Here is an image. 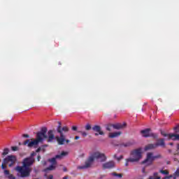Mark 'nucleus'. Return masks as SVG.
<instances>
[{"mask_svg": "<svg viewBox=\"0 0 179 179\" xmlns=\"http://www.w3.org/2000/svg\"><path fill=\"white\" fill-rule=\"evenodd\" d=\"M169 145H170L171 146H173V145H174V144H173V143H170Z\"/></svg>", "mask_w": 179, "mask_h": 179, "instance_id": "nucleus-44", "label": "nucleus"}, {"mask_svg": "<svg viewBox=\"0 0 179 179\" xmlns=\"http://www.w3.org/2000/svg\"><path fill=\"white\" fill-rule=\"evenodd\" d=\"M159 173H161V174H164V176H169L170 174L167 170H160Z\"/></svg>", "mask_w": 179, "mask_h": 179, "instance_id": "nucleus-22", "label": "nucleus"}, {"mask_svg": "<svg viewBox=\"0 0 179 179\" xmlns=\"http://www.w3.org/2000/svg\"><path fill=\"white\" fill-rule=\"evenodd\" d=\"M131 157L129 158L127 162H130L131 163H135L136 162H138L142 159V149L138 148L134 150L131 152Z\"/></svg>", "mask_w": 179, "mask_h": 179, "instance_id": "nucleus-6", "label": "nucleus"}, {"mask_svg": "<svg viewBox=\"0 0 179 179\" xmlns=\"http://www.w3.org/2000/svg\"><path fill=\"white\" fill-rule=\"evenodd\" d=\"M79 136H76V137H75V139L76 140V141H78V139H79Z\"/></svg>", "mask_w": 179, "mask_h": 179, "instance_id": "nucleus-41", "label": "nucleus"}, {"mask_svg": "<svg viewBox=\"0 0 179 179\" xmlns=\"http://www.w3.org/2000/svg\"><path fill=\"white\" fill-rule=\"evenodd\" d=\"M148 179H162V178L159 176V173L157 172H155L153 176H150Z\"/></svg>", "mask_w": 179, "mask_h": 179, "instance_id": "nucleus-19", "label": "nucleus"}, {"mask_svg": "<svg viewBox=\"0 0 179 179\" xmlns=\"http://www.w3.org/2000/svg\"><path fill=\"white\" fill-rule=\"evenodd\" d=\"M47 127H43L41 131L36 134V139L30 142V139H27L24 141L23 145L26 146L27 145L28 148H33V146H37L39 142H43L44 139L47 138Z\"/></svg>", "mask_w": 179, "mask_h": 179, "instance_id": "nucleus-4", "label": "nucleus"}, {"mask_svg": "<svg viewBox=\"0 0 179 179\" xmlns=\"http://www.w3.org/2000/svg\"><path fill=\"white\" fill-rule=\"evenodd\" d=\"M129 162H131V161H128V159H126V163H125L126 167H128V166L129 165Z\"/></svg>", "mask_w": 179, "mask_h": 179, "instance_id": "nucleus-34", "label": "nucleus"}, {"mask_svg": "<svg viewBox=\"0 0 179 179\" xmlns=\"http://www.w3.org/2000/svg\"><path fill=\"white\" fill-rule=\"evenodd\" d=\"M72 130H73V131H78V127H76V126H73V127H72Z\"/></svg>", "mask_w": 179, "mask_h": 179, "instance_id": "nucleus-33", "label": "nucleus"}, {"mask_svg": "<svg viewBox=\"0 0 179 179\" xmlns=\"http://www.w3.org/2000/svg\"><path fill=\"white\" fill-rule=\"evenodd\" d=\"M171 178H173V175L165 176L163 179H171Z\"/></svg>", "mask_w": 179, "mask_h": 179, "instance_id": "nucleus-32", "label": "nucleus"}, {"mask_svg": "<svg viewBox=\"0 0 179 179\" xmlns=\"http://www.w3.org/2000/svg\"><path fill=\"white\" fill-rule=\"evenodd\" d=\"M169 139H172V141H179V134H169Z\"/></svg>", "mask_w": 179, "mask_h": 179, "instance_id": "nucleus-16", "label": "nucleus"}, {"mask_svg": "<svg viewBox=\"0 0 179 179\" xmlns=\"http://www.w3.org/2000/svg\"><path fill=\"white\" fill-rule=\"evenodd\" d=\"M63 171L66 172V171H68V169L64 167V168L63 169Z\"/></svg>", "mask_w": 179, "mask_h": 179, "instance_id": "nucleus-40", "label": "nucleus"}, {"mask_svg": "<svg viewBox=\"0 0 179 179\" xmlns=\"http://www.w3.org/2000/svg\"><path fill=\"white\" fill-rule=\"evenodd\" d=\"M46 170H49V171L55 170V164H52V165H50L49 167H48L46 169Z\"/></svg>", "mask_w": 179, "mask_h": 179, "instance_id": "nucleus-25", "label": "nucleus"}, {"mask_svg": "<svg viewBox=\"0 0 179 179\" xmlns=\"http://www.w3.org/2000/svg\"><path fill=\"white\" fill-rule=\"evenodd\" d=\"M85 129L86 131H90V129H92V126L90 125V124H87L85 125Z\"/></svg>", "mask_w": 179, "mask_h": 179, "instance_id": "nucleus-26", "label": "nucleus"}, {"mask_svg": "<svg viewBox=\"0 0 179 179\" xmlns=\"http://www.w3.org/2000/svg\"><path fill=\"white\" fill-rule=\"evenodd\" d=\"M156 159H162L161 155H157L154 156L153 152H148L146 155V158L144 161H143V164H146V163L150 166L156 160Z\"/></svg>", "mask_w": 179, "mask_h": 179, "instance_id": "nucleus-7", "label": "nucleus"}, {"mask_svg": "<svg viewBox=\"0 0 179 179\" xmlns=\"http://www.w3.org/2000/svg\"><path fill=\"white\" fill-rule=\"evenodd\" d=\"M168 152H169V153H171L172 150H169Z\"/></svg>", "mask_w": 179, "mask_h": 179, "instance_id": "nucleus-45", "label": "nucleus"}, {"mask_svg": "<svg viewBox=\"0 0 179 179\" xmlns=\"http://www.w3.org/2000/svg\"><path fill=\"white\" fill-rule=\"evenodd\" d=\"M45 139H48V142H52L55 139V135L54 134V130H49L48 136Z\"/></svg>", "mask_w": 179, "mask_h": 179, "instance_id": "nucleus-12", "label": "nucleus"}, {"mask_svg": "<svg viewBox=\"0 0 179 179\" xmlns=\"http://www.w3.org/2000/svg\"><path fill=\"white\" fill-rule=\"evenodd\" d=\"M121 134H122L121 131L110 133L109 138H111L112 139L114 138H117V136H120V135H121Z\"/></svg>", "mask_w": 179, "mask_h": 179, "instance_id": "nucleus-18", "label": "nucleus"}, {"mask_svg": "<svg viewBox=\"0 0 179 179\" xmlns=\"http://www.w3.org/2000/svg\"><path fill=\"white\" fill-rule=\"evenodd\" d=\"M69 155V152L66 151H62L61 154L55 155V157H52V159H49L48 162L52 163V164H57V159H59L61 160L63 157H66V156H68Z\"/></svg>", "mask_w": 179, "mask_h": 179, "instance_id": "nucleus-8", "label": "nucleus"}, {"mask_svg": "<svg viewBox=\"0 0 179 179\" xmlns=\"http://www.w3.org/2000/svg\"><path fill=\"white\" fill-rule=\"evenodd\" d=\"M80 134H81L84 137L87 136V133H86V131H80Z\"/></svg>", "mask_w": 179, "mask_h": 179, "instance_id": "nucleus-31", "label": "nucleus"}, {"mask_svg": "<svg viewBox=\"0 0 179 179\" xmlns=\"http://www.w3.org/2000/svg\"><path fill=\"white\" fill-rule=\"evenodd\" d=\"M35 162V159L30 158L29 157H26L22 161V166H17L15 170L19 173L21 178H27V177H30V173H31L30 166H33Z\"/></svg>", "mask_w": 179, "mask_h": 179, "instance_id": "nucleus-1", "label": "nucleus"}, {"mask_svg": "<svg viewBox=\"0 0 179 179\" xmlns=\"http://www.w3.org/2000/svg\"><path fill=\"white\" fill-rule=\"evenodd\" d=\"M133 145H135V141H127L126 143H123L119 145L120 148H129L131 146H133Z\"/></svg>", "mask_w": 179, "mask_h": 179, "instance_id": "nucleus-13", "label": "nucleus"}, {"mask_svg": "<svg viewBox=\"0 0 179 179\" xmlns=\"http://www.w3.org/2000/svg\"><path fill=\"white\" fill-rule=\"evenodd\" d=\"M172 176H173L172 178L177 179V177H179V169H177L173 173V175Z\"/></svg>", "mask_w": 179, "mask_h": 179, "instance_id": "nucleus-21", "label": "nucleus"}, {"mask_svg": "<svg viewBox=\"0 0 179 179\" xmlns=\"http://www.w3.org/2000/svg\"><path fill=\"white\" fill-rule=\"evenodd\" d=\"M11 150H13V152H16V151L19 150V148L16 146H13V147H11Z\"/></svg>", "mask_w": 179, "mask_h": 179, "instance_id": "nucleus-29", "label": "nucleus"}, {"mask_svg": "<svg viewBox=\"0 0 179 179\" xmlns=\"http://www.w3.org/2000/svg\"><path fill=\"white\" fill-rule=\"evenodd\" d=\"M8 153H9V149L5 148L3 150V152H2V156H6V155H8Z\"/></svg>", "mask_w": 179, "mask_h": 179, "instance_id": "nucleus-24", "label": "nucleus"}, {"mask_svg": "<svg viewBox=\"0 0 179 179\" xmlns=\"http://www.w3.org/2000/svg\"><path fill=\"white\" fill-rule=\"evenodd\" d=\"M0 163H1V159H0Z\"/></svg>", "mask_w": 179, "mask_h": 179, "instance_id": "nucleus-48", "label": "nucleus"}, {"mask_svg": "<svg viewBox=\"0 0 179 179\" xmlns=\"http://www.w3.org/2000/svg\"><path fill=\"white\" fill-rule=\"evenodd\" d=\"M111 176H113L114 177H118V178H122V173H117L113 172L111 173Z\"/></svg>", "mask_w": 179, "mask_h": 179, "instance_id": "nucleus-20", "label": "nucleus"}, {"mask_svg": "<svg viewBox=\"0 0 179 179\" xmlns=\"http://www.w3.org/2000/svg\"><path fill=\"white\" fill-rule=\"evenodd\" d=\"M127 127V123H117L113 125V128L114 129H122L123 128H125Z\"/></svg>", "mask_w": 179, "mask_h": 179, "instance_id": "nucleus-14", "label": "nucleus"}, {"mask_svg": "<svg viewBox=\"0 0 179 179\" xmlns=\"http://www.w3.org/2000/svg\"><path fill=\"white\" fill-rule=\"evenodd\" d=\"M19 145H21V143H19Z\"/></svg>", "mask_w": 179, "mask_h": 179, "instance_id": "nucleus-46", "label": "nucleus"}, {"mask_svg": "<svg viewBox=\"0 0 179 179\" xmlns=\"http://www.w3.org/2000/svg\"><path fill=\"white\" fill-rule=\"evenodd\" d=\"M54 178V176L52 175H50L48 176V179H53Z\"/></svg>", "mask_w": 179, "mask_h": 179, "instance_id": "nucleus-39", "label": "nucleus"}, {"mask_svg": "<svg viewBox=\"0 0 179 179\" xmlns=\"http://www.w3.org/2000/svg\"><path fill=\"white\" fill-rule=\"evenodd\" d=\"M113 124H108L106 127V131H109V132H111V128H113Z\"/></svg>", "mask_w": 179, "mask_h": 179, "instance_id": "nucleus-23", "label": "nucleus"}, {"mask_svg": "<svg viewBox=\"0 0 179 179\" xmlns=\"http://www.w3.org/2000/svg\"><path fill=\"white\" fill-rule=\"evenodd\" d=\"M94 160H99L101 163H104L107 161V157L106 154L101 153L100 152H93L88 159L85 162V164L83 166H78L79 170H83L85 169H89L94 162Z\"/></svg>", "mask_w": 179, "mask_h": 179, "instance_id": "nucleus-3", "label": "nucleus"}, {"mask_svg": "<svg viewBox=\"0 0 179 179\" xmlns=\"http://www.w3.org/2000/svg\"><path fill=\"white\" fill-rule=\"evenodd\" d=\"M63 179H68V176H64Z\"/></svg>", "mask_w": 179, "mask_h": 179, "instance_id": "nucleus-43", "label": "nucleus"}, {"mask_svg": "<svg viewBox=\"0 0 179 179\" xmlns=\"http://www.w3.org/2000/svg\"><path fill=\"white\" fill-rule=\"evenodd\" d=\"M155 146H162V148H166V143H164V138H159L155 143Z\"/></svg>", "mask_w": 179, "mask_h": 179, "instance_id": "nucleus-15", "label": "nucleus"}, {"mask_svg": "<svg viewBox=\"0 0 179 179\" xmlns=\"http://www.w3.org/2000/svg\"><path fill=\"white\" fill-rule=\"evenodd\" d=\"M177 150H179V144L177 145Z\"/></svg>", "mask_w": 179, "mask_h": 179, "instance_id": "nucleus-42", "label": "nucleus"}, {"mask_svg": "<svg viewBox=\"0 0 179 179\" xmlns=\"http://www.w3.org/2000/svg\"><path fill=\"white\" fill-rule=\"evenodd\" d=\"M103 169H114L115 167V162L114 161L107 162L102 165Z\"/></svg>", "mask_w": 179, "mask_h": 179, "instance_id": "nucleus-10", "label": "nucleus"}, {"mask_svg": "<svg viewBox=\"0 0 179 179\" xmlns=\"http://www.w3.org/2000/svg\"><path fill=\"white\" fill-rule=\"evenodd\" d=\"M58 124L59 125L57 128V131L60 135V136L56 137L58 145H64L65 142H66V143H69V140H66V136H65L66 132H69V128L66 126L62 127L61 122H58Z\"/></svg>", "mask_w": 179, "mask_h": 179, "instance_id": "nucleus-5", "label": "nucleus"}, {"mask_svg": "<svg viewBox=\"0 0 179 179\" xmlns=\"http://www.w3.org/2000/svg\"><path fill=\"white\" fill-rule=\"evenodd\" d=\"M156 148H157L156 144H148L145 147L144 150H152L153 149H156Z\"/></svg>", "mask_w": 179, "mask_h": 179, "instance_id": "nucleus-17", "label": "nucleus"}, {"mask_svg": "<svg viewBox=\"0 0 179 179\" xmlns=\"http://www.w3.org/2000/svg\"><path fill=\"white\" fill-rule=\"evenodd\" d=\"M173 129L175 132H176V134H179V125H177L176 127H175Z\"/></svg>", "mask_w": 179, "mask_h": 179, "instance_id": "nucleus-28", "label": "nucleus"}, {"mask_svg": "<svg viewBox=\"0 0 179 179\" xmlns=\"http://www.w3.org/2000/svg\"><path fill=\"white\" fill-rule=\"evenodd\" d=\"M93 131L98 132L95 134V136H99V135H104V132L101 131V127L99 125H95L92 127Z\"/></svg>", "mask_w": 179, "mask_h": 179, "instance_id": "nucleus-11", "label": "nucleus"}, {"mask_svg": "<svg viewBox=\"0 0 179 179\" xmlns=\"http://www.w3.org/2000/svg\"><path fill=\"white\" fill-rule=\"evenodd\" d=\"M23 138H30V136L29 134H23Z\"/></svg>", "mask_w": 179, "mask_h": 179, "instance_id": "nucleus-35", "label": "nucleus"}, {"mask_svg": "<svg viewBox=\"0 0 179 179\" xmlns=\"http://www.w3.org/2000/svg\"><path fill=\"white\" fill-rule=\"evenodd\" d=\"M141 134L142 136H143L144 138H149L152 136V138L156 139L157 138V136H158L157 134L150 133V129H145L144 130H141Z\"/></svg>", "mask_w": 179, "mask_h": 179, "instance_id": "nucleus-9", "label": "nucleus"}, {"mask_svg": "<svg viewBox=\"0 0 179 179\" xmlns=\"http://www.w3.org/2000/svg\"><path fill=\"white\" fill-rule=\"evenodd\" d=\"M34 156H36V152H33L29 157L30 159H34Z\"/></svg>", "mask_w": 179, "mask_h": 179, "instance_id": "nucleus-30", "label": "nucleus"}, {"mask_svg": "<svg viewBox=\"0 0 179 179\" xmlns=\"http://www.w3.org/2000/svg\"><path fill=\"white\" fill-rule=\"evenodd\" d=\"M37 160H38V162H40V160H41V156L38 155Z\"/></svg>", "mask_w": 179, "mask_h": 179, "instance_id": "nucleus-38", "label": "nucleus"}, {"mask_svg": "<svg viewBox=\"0 0 179 179\" xmlns=\"http://www.w3.org/2000/svg\"><path fill=\"white\" fill-rule=\"evenodd\" d=\"M162 135L163 136H169V134H166V133H163V131L161 132Z\"/></svg>", "mask_w": 179, "mask_h": 179, "instance_id": "nucleus-36", "label": "nucleus"}, {"mask_svg": "<svg viewBox=\"0 0 179 179\" xmlns=\"http://www.w3.org/2000/svg\"><path fill=\"white\" fill-rule=\"evenodd\" d=\"M113 157H114V159H116V160H117V162H120V160H121V159H122V155H120L119 157H117V155H114Z\"/></svg>", "mask_w": 179, "mask_h": 179, "instance_id": "nucleus-27", "label": "nucleus"}, {"mask_svg": "<svg viewBox=\"0 0 179 179\" xmlns=\"http://www.w3.org/2000/svg\"><path fill=\"white\" fill-rule=\"evenodd\" d=\"M44 164H45V162H44Z\"/></svg>", "mask_w": 179, "mask_h": 179, "instance_id": "nucleus-47", "label": "nucleus"}, {"mask_svg": "<svg viewBox=\"0 0 179 179\" xmlns=\"http://www.w3.org/2000/svg\"><path fill=\"white\" fill-rule=\"evenodd\" d=\"M16 162H17V158L15 155H8L3 159V162L1 164V169L2 170H3V174L6 178L16 179V178L10 173L9 170L6 169V168L8 167L6 166L7 164L10 168L13 167L14 164H16Z\"/></svg>", "mask_w": 179, "mask_h": 179, "instance_id": "nucleus-2", "label": "nucleus"}, {"mask_svg": "<svg viewBox=\"0 0 179 179\" xmlns=\"http://www.w3.org/2000/svg\"><path fill=\"white\" fill-rule=\"evenodd\" d=\"M41 148H37V150H36V153H38V152H41Z\"/></svg>", "mask_w": 179, "mask_h": 179, "instance_id": "nucleus-37", "label": "nucleus"}]
</instances>
